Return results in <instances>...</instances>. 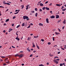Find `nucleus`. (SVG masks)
Returning a JSON list of instances; mask_svg holds the SVG:
<instances>
[{"label": "nucleus", "instance_id": "nucleus-28", "mask_svg": "<svg viewBox=\"0 0 66 66\" xmlns=\"http://www.w3.org/2000/svg\"><path fill=\"white\" fill-rule=\"evenodd\" d=\"M65 10H66V9H63L62 10V11H65Z\"/></svg>", "mask_w": 66, "mask_h": 66}, {"label": "nucleus", "instance_id": "nucleus-46", "mask_svg": "<svg viewBox=\"0 0 66 66\" xmlns=\"http://www.w3.org/2000/svg\"><path fill=\"white\" fill-rule=\"evenodd\" d=\"M1 57H2V58H5V56H1Z\"/></svg>", "mask_w": 66, "mask_h": 66}, {"label": "nucleus", "instance_id": "nucleus-47", "mask_svg": "<svg viewBox=\"0 0 66 66\" xmlns=\"http://www.w3.org/2000/svg\"><path fill=\"white\" fill-rule=\"evenodd\" d=\"M41 41L42 42H44V39H41Z\"/></svg>", "mask_w": 66, "mask_h": 66}, {"label": "nucleus", "instance_id": "nucleus-12", "mask_svg": "<svg viewBox=\"0 0 66 66\" xmlns=\"http://www.w3.org/2000/svg\"><path fill=\"white\" fill-rule=\"evenodd\" d=\"M32 45L33 47H35V44H34L33 42L32 43Z\"/></svg>", "mask_w": 66, "mask_h": 66}, {"label": "nucleus", "instance_id": "nucleus-44", "mask_svg": "<svg viewBox=\"0 0 66 66\" xmlns=\"http://www.w3.org/2000/svg\"><path fill=\"white\" fill-rule=\"evenodd\" d=\"M14 24H12V27H14Z\"/></svg>", "mask_w": 66, "mask_h": 66}, {"label": "nucleus", "instance_id": "nucleus-8", "mask_svg": "<svg viewBox=\"0 0 66 66\" xmlns=\"http://www.w3.org/2000/svg\"><path fill=\"white\" fill-rule=\"evenodd\" d=\"M60 17V16L59 15H56V18L57 19L58 18H59Z\"/></svg>", "mask_w": 66, "mask_h": 66}, {"label": "nucleus", "instance_id": "nucleus-16", "mask_svg": "<svg viewBox=\"0 0 66 66\" xmlns=\"http://www.w3.org/2000/svg\"><path fill=\"white\" fill-rule=\"evenodd\" d=\"M39 26H43V24L42 23H39Z\"/></svg>", "mask_w": 66, "mask_h": 66}, {"label": "nucleus", "instance_id": "nucleus-40", "mask_svg": "<svg viewBox=\"0 0 66 66\" xmlns=\"http://www.w3.org/2000/svg\"><path fill=\"white\" fill-rule=\"evenodd\" d=\"M31 12L32 13H34V11H31Z\"/></svg>", "mask_w": 66, "mask_h": 66}, {"label": "nucleus", "instance_id": "nucleus-57", "mask_svg": "<svg viewBox=\"0 0 66 66\" xmlns=\"http://www.w3.org/2000/svg\"><path fill=\"white\" fill-rule=\"evenodd\" d=\"M9 11V9H7L5 11V12H7V11Z\"/></svg>", "mask_w": 66, "mask_h": 66}, {"label": "nucleus", "instance_id": "nucleus-31", "mask_svg": "<svg viewBox=\"0 0 66 66\" xmlns=\"http://www.w3.org/2000/svg\"><path fill=\"white\" fill-rule=\"evenodd\" d=\"M35 10L36 11H37V8H35Z\"/></svg>", "mask_w": 66, "mask_h": 66}, {"label": "nucleus", "instance_id": "nucleus-3", "mask_svg": "<svg viewBox=\"0 0 66 66\" xmlns=\"http://www.w3.org/2000/svg\"><path fill=\"white\" fill-rule=\"evenodd\" d=\"M23 54H21L20 55H19V57L20 58H21V57H23Z\"/></svg>", "mask_w": 66, "mask_h": 66}, {"label": "nucleus", "instance_id": "nucleus-34", "mask_svg": "<svg viewBox=\"0 0 66 66\" xmlns=\"http://www.w3.org/2000/svg\"><path fill=\"white\" fill-rule=\"evenodd\" d=\"M60 66H63V64L62 63H60Z\"/></svg>", "mask_w": 66, "mask_h": 66}, {"label": "nucleus", "instance_id": "nucleus-26", "mask_svg": "<svg viewBox=\"0 0 66 66\" xmlns=\"http://www.w3.org/2000/svg\"><path fill=\"white\" fill-rule=\"evenodd\" d=\"M6 4H7V5H10V4L9 3H5Z\"/></svg>", "mask_w": 66, "mask_h": 66}, {"label": "nucleus", "instance_id": "nucleus-18", "mask_svg": "<svg viewBox=\"0 0 66 66\" xmlns=\"http://www.w3.org/2000/svg\"><path fill=\"white\" fill-rule=\"evenodd\" d=\"M22 27H24V23H23L22 24Z\"/></svg>", "mask_w": 66, "mask_h": 66}, {"label": "nucleus", "instance_id": "nucleus-14", "mask_svg": "<svg viewBox=\"0 0 66 66\" xmlns=\"http://www.w3.org/2000/svg\"><path fill=\"white\" fill-rule=\"evenodd\" d=\"M36 46H37V48L38 49H39V46H38L37 45V43L36 44Z\"/></svg>", "mask_w": 66, "mask_h": 66}, {"label": "nucleus", "instance_id": "nucleus-11", "mask_svg": "<svg viewBox=\"0 0 66 66\" xmlns=\"http://www.w3.org/2000/svg\"><path fill=\"white\" fill-rule=\"evenodd\" d=\"M39 4L41 6H43L44 5V4L42 3H40Z\"/></svg>", "mask_w": 66, "mask_h": 66}, {"label": "nucleus", "instance_id": "nucleus-58", "mask_svg": "<svg viewBox=\"0 0 66 66\" xmlns=\"http://www.w3.org/2000/svg\"><path fill=\"white\" fill-rule=\"evenodd\" d=\"M50 13H51V14H52V11H50Z\"/></svg>", "mask_w": 66, "mask_h": 66}, {"label": "nucleus", "instance_id": "nucleus-15", "mask_svg": "<svg viewBox=\"0 0 66 66\" xmlns=\"http://www.w3.org/2000/svg\"><path fill=\"white\" fill-rule=\"evenodd\" d=\"M55 33L56 35H59V34H60L59 32H55Z\"/></svg>", "mask_w": 66, "mask_h": 66}, {"label": "nucleus", "instance_id": "nucleus-32", "mask_svg": "<svg viewBox=\"0 0 66 66\" xmlns=\"http://www.w3.org/2000/svg\"><path fill=\"white\" fill-rule=\"evenodd\" d=\"M18 13H19V12H16L15 13H14V14H18Z\"/></svg>", "mask_w": 66, "mask_h": 66}, {"label": "nucleus", "instance_id": "nucleus-39", "mask_svg": "<svg viewBox=\"0 0 66 66\" xmlns=\"http://www.w3.org/2000/svg\"><path fill=\"white\" fill-rule=\"evenodd\" d=\"M39 11L40 12H42V10L41 9H40L39 10Z\"/></svg>", "mask_w": 66, "mask_h": 66}, {"label": "nucleus", "instance_id": "nucleus-21", "mask_svg": "<svg viewBox=\"0 0 66 66\" xmlns=\"http://www.w3.org/2000/svg\"><path fill=\"white\" fill-rule=\"evenodd\" d=\"M45 9L46 10H49V8L47 7H46Z\"/></svg>", "mask_w": 66, "mask_h": 66}, {"label": "nucleus", "instance_id": "nucleus-10", "mask_svg": "<svg viewBox=\"0 0 66 66\" xmlns=\"http://www.w3.org/2000/svg\"><path fill=\"white\" fill-rule=\"evenodd\" d=\"M29 5H28L27 6H26V9L27 10H28V7H29Z\"/></svg>", "mask_w": 66, "mask_h": 66}, {"label": "nucleus", "instance_id": "nucleus-2", "mask_svg": "<svg viewBox=\"0 0 66 66\" xmlns=\"http://www.w3.org/2000/svg\"><path fill=\"white\" fill-rule=\"evenodd\" d=\"M54 63H55L56 64H57L59 63V62H58V61H56V60H54Z\"/></svg>", "mask_w": 66, "mask_h": 66}, {"label": "nucleus", "instance_id": "nucleus-50", "mask_svg": "<svg viewBox=\"0 0 66 66\" xmlns=\"http://www.w3.org/2000/svg\"><path fill=\"white\" fill-rule=\"evenodd\" d=\"M12 47L13 48H15V47L13 46H12Z\"/></svg>", "mask_w": 66, "mask_h": 66}, {"label": "nucleus", "instance_id": "nucleus-62", "mask_svg": "<svg viewBox=\"0 0 66 66\" xmlns=\"http://www.w3.org/2000/svg\"><path fill=\"white\" fill-rule=\"evenodd\" d=\"M47 65H48L49 64V63L47 62Z\"/></svg>", "mask_w": 66, "mask_h": 66}, {"label": "nucleus", "instance_id": "nucleus-53", "mask_svg": "<svg viewBox=\"0 0 66 66\" xmlns=\"http://www.w3.org/2000/svg\"><path fill=\"white\" fill-rule=\"evenodd\" d=\"M32 54H31L30 56V57H32Z\"/></svg>", "mask_w": 66, "mask_h": 66}, {"label": "nucleus", "instance_id": "nucleus-55", "mask_svg": "<svg viewBox=\"0 0 66 66\" xmlns=\"http://www.w3.org/2000/svg\"><path fill=\"white\" fill-rule=\"evenodd\" d=\"M3 65H4V66H5V65H6V63H4L3 64Z\"/></svg>", "mask_w": 66, "mask_h": 66}, {"label": "nucleus", "instance_id": "nucleus-23", "mask_svg": "<svg viewBox=\"0 0 66 66\" xmlns=\"http://www.w3.org/2000/svg\"><path fill=\"white\" fill-rule=\"evenodd\" d=\"M50 56H53V55H52V54H50Z\"/></svg>", "mask_w": 66, "mask_h": 66}, {"label": "nucleus", "instance_id": "nucleus-30", "mask_svg": "<svg viewBox=\"0 0 66 66\" xmlns=\"http://www.w3.org/2000/svg\"><path fill=\"white\" fill-rule=\"evenodd\" d=\"M37 13H36V14H35V16L36 17H37Z\"/></svg>", "mask_w": 66, "mask_h": 66}, {"label": "nucleus", "instance_id": "nucleus-4", "mask_svg": "<svg viewBox=\"0 0 66 66\" xmlns=\"http://www.w3.org/2000/svg\"><path fill=\"white\" fill-rule=\"evenodd\" d=\"M46 22L47 23H49V19L48 18H47L46 19Z\"/></svg>", "mask_w": 66, "mask_h": 66}, {"label": "nucleus", "instance_id": "nucleus-6", "mask_svg": "<svg viewBox=\"0 0 66 66\" xmlns=\"http://www.w3.org/2000/svg\"><path fill=\"white\" fill-rule=\"evenodd\" d=\"M27 50L29 52H31V51L29 49V47L27 48Z\"/></svg>", "mask_w": 66, "mask_h": 66}, {"label": "nucleus", "instance_id": "nucleus-9", "mask_svg": "<svg viewBox=\"0 0 66 66\" xmlns=\"http://www.w3.org/2000/svg\"><path fill=\"white\" fill-rule=\"evenodd\" d=\"M14 55L15 57H17V56H19V54H17L16 55Z\"/></svg>", "mask_w": 66, "mask_h": 66}, {"label": "nucleus", "instance_id": "nucleus-54", "mask_svg": "<svg viewBox=\"0 0 66 66\" xmlns=\"http://www.w3.org/2000/svg\"><path fill=\"white\" fill-rule=\"evenodd\" d=\"M60 53H61V52H58L57 54H60Z\"/></svg>", "mask_w": 66, "mask_h": 66}, {"label": "nucleus", "instance_id": "nucleus-38", "mask_svg": "<svg viewBox=\"0 0 66 66\" xmlns=\"http://www.w3.org/2000/svg\"><path fill=\"white\" fill-rule=\"evenodd\" d=\"M0 7H2V8H4V7H3V6H0Z\"/></svg>", "mask_w": 66, "mask_h": 66}, {"label": "nucleus", "instance_id": "nucleus-42", "mask_svg": "<svg viewBox=\"0 0 66 66\" xmlns=\"http://www.w3.org/2000/svg\"><path fill=\"white\" fill-rule=\"evenodd\" d=\"M3 32L4 33H5V30H4L3 31Z\"/></svg>", "mask_w": 66, "mask_h": 66}, {"label": "nucleus", "instance_id": "nucleus-27", "mask_svg": "<svg viewBox=\"0 0 66 66\" xmlns=\"http://www.w3.org/2000/svg\"><path fill=\"white\" fill-rule=\"evenodd\" d=\"M62 65H64V66H65L66 65H65V63H63L62 64Z\"/></svg>", "mask_w": 66, "mask_h": 66}, {"label": "nucleus", "instance_id": "nucleus-1", "mask_svg": "<svg viewBox=\"0 0 66 66\" xmlns=\"http://www.w3.org/2000/svg\"><path fill=\"white\" fill-rule=\"evenodd\" d=\"M23 19H26V20H29V17L26 16H23Z\"/></svg>", "mask_w": 66, "mask_h": 66}, {"label": "nucleus", "instance_id": "nucleus-59", "mask_svg": "<svg viewBox=\"0 0 66 66\" xmlns=\"http://www.w3.org/2000/svg\"><path fill=\"white\" fill-rule=\"evenodd\" d=\"M30 25L31 26H33V24L32 23H30Z\"/></svg>", "mask_w": 66, "mask_h": 66}, {"label": "nucleus", "instance_id": "nucleus-64", "mask_svg": "<svg viewBox=\"0 0 66 66\" xmlns=\"http://www.w3.org/2000/svg\"><path fill=\"white\" fill-rule=\"evenodd\" d=\"M42 64H40L39 65V66H42Z\"/></svg>", "mask_w": 66, "mask_h": 66}, {"label": "nucleus", "instance_id": "nucleus-49", "mask_svg": "<svg viewBox=\"0 0 66 66\" xmlns=\"http://www.w3.org/2000/svg\"><path fill=\"white\" fill-rule=\"evenodd\" d=\"M23 51H20V53H23Z\"/></svg>", "mask_w": 66, "mask_h": 66}, {"label": "nucleus", "instance_id": "nucleus-33", "mask_svg": "<svg viewBox=\"0 0 66 66\" xmlns=\"http://www.w3.org/2000/svg\"><path fill=\"white\" fill-rule=\"evenodd\" d=\"M5 1H4L3 2V3H4V4H6V3L5 2Z\"/></svg>", "mask_w": 66, "mask_h": 66}, {"label": "nucleus", "instance_id": "nucleus-22", "mask_svg": "<svg viewBox=\"0 0 66 66\" xmlns=\"http://www.w3.org/2000/svg\"><path fill=\"white\" fill-rule=\"evenodd\" d=\"M18 32H18V31H17V32H16V35H17L18 36V34H17V33H18Z\"/></svg>", "mask_w": 66, "mask_h": 66}, {"label": "nucleus", "instance_id": "nucleus-7", "mask_svg": "<svg viewBox=\"0 0 66 66\" xmlns=\"http://www.w3.org/2000/svg\"><path fill=\"white\" fill-rule=\"evenodd\" d=\"M50 18H55V16L54 15L51 16H50Z\"/></svg>", "mask_w": 66, "mask_h": 66}, {"label": "nucleus", "instance_id": "nucleus-43", "mask_svg": "<svg viewBox=\"0 0 66 66\" xmlns=\"http://www.w3.org/2000/svg\"><path fill=\"white\" fill-rule=\"evenodd\" d=\"M15 18H16V16H14L13 17V19H15Z\"/></svg>", "mask_w": 66, "mask_h": 66}, {"label": "nucleus", "instance_id": "nucleus-35", "mask_svg": "<svg viewBox=\"0 0 66 66\" xmlns=\"http://www.w3.org/2000/svg\"><path fill=\"white\" fill-rule=\"evenodd\" d=\"M30 27H31V26L30 25H29L27 28H30Z\"/></svg>", "mask_w": 66, "mask_h": 66}, {"label": "nucleus", "instance_id": "nucleus-51", "mask_svg": "<svg viewBox=\"0 0 66 66\" xmlns=\"http://www.w3.org/2000/svg\"><path fill=\"white\" fill-rule=\"evenodd\" d=\"M64 7V6H62V7L61 8V9H63Z\"/></svg>", "mask_w": 66, "mask_h": 66}, {"label": "nucleus", "instance_id": "nucleus-24", "mask_svg": "<svg viewBox=\"0 0 66 66\" xmlns=\"http://www.w3.org/2000/svg\"><path fill=\"white\" fill-rule=\"evenodd\" d=\"M30 39H31V38L28 37V40H30Z\"/></svg>", "mask_w": 66, "mask_h": 66}, {"label": "nucleus", "instance_id": "nucleus-41", "mask_svg": "<svg viewBox=\"0 0 66 66\" xmlns=\"http://www.w3.org/2000/svg\"><path fill=\"white\" fill-rule=\"evenodd\" d=\"M50 6H51L52 5V3H51L49 5Z\"/></svg>", "mask_w": 66, "mask_h": 66}, {"label": "nucleus", "instance_id": "nucleus-61", "mask_svg": "<svg viewBox=\"0 0 66 66\" xmlns=\"http://www.w3.org/2000/svg\"><path fill=\"white\" fill-rule=\"evenodd\" d=\"M6 24L4 23V26H6Z\"/></svg>", "mask_w": 66, "mask_h": 66}, {"label": "nucleus", "instance_id": "nucleus-63", "mask_svg": "<svg viewBox=\"0 0 66 66\" xmlns=\"http://www.w3.org/2000/svg\"><path fill=\"white\" fill-rule=\"evenodd\" d=\"M18 11V10H15V12H16Z\"/></svg>", "mask_w": 66, "mask_h": 66}, {"label": "nucleus", "instance_id": "nucleus-60", "mask_svg": "<svg viewBox=\"0 0 66 66\" xmlns=\"http://www.w3.org/2000/svg\"><path fill=\"white\" fill-rule=\"evenodd\" d=\"M48 3V2L47 1L46 2H45V3L46 4V3Z\"/></svg>", "mask_w": 66, "mask_h": 66}, {"label": "nucleus", "instance_id": "nucleus-48", "mask_svg": "<svg viewBox=\"0 0 66 66\" xmlns=\"http://www.w3.org/2000/svg\"><path fill=\"white\" fill-rule=\"evenodd\" d=\"M56 58H58V57L56 56L54 57V59H55Z\"/></svg>", "mask_w": 66, "mask_h": 66}, {"label": "nucleus", "instance_id": "nucleus-25", "mask_svg": "<svg viewBox=\"0 0 66 66\" xmlns=\"http://www.w3.org/2000/svg\"><path fill=\"white\" fill-rule=\"evenodd\" d=\"M19 27H20V25H19L16 26V28H19Z\"/></svg>", "mask_w": 66, "mask_h": 66}, {"label": "nucleus", "instance_id": "nucleus-36", "mask_svg": "<svg viewBox=\"0 0 66 66\" xmlns=\"http://www.w3.org/2000/svg\"><path fill=\"white\" fill-rule=\"evenodd\" d=\"M42 9L43 10H45V7H43L42 8Z\"/></svg>", "mask_w": 66, "mask_h": 66}, {"label": "nucleus", "instance_id": "nucleus-29", "mask_svg": "<svg viewBox=\"0 0 66 66\" xmlns=\"http://www.w3.org/2000/svg\"><path fill=\"white\" fill-rule=\"evenodd\" d=\"M9 30H10V31H13V29H11V28H10L9 29Z\"/></svg>", "mask_w": 66, "mask_h": 66}, {"label": "nucleus", "instance_id": "nucleus-56", "mask_svg": "<svg viewBox=\"0 0 66 66\" xmlns=\"http://www.w3.org/2000/svg\"><path fill=\"white\" fill-rule=\"evenodd\" d=\"M36 52V51H35V50L33 51V52L34 53H35V52Z\"/></svg>", "mask_w": 66, "mask_h": 66}, {"label": "nucleus", "instance_id": "nucleus-5", "mask_svg": "<svg viewBox=\"0 0 66 66\" xmlns=\"http://www.w3.org/2000/svg\"><path fill=\"white\" fill-rule=\"evenodd\" d=\"M16 39V40H18V41H19L20 40V39L18 37H16L15 38Z\"/></svg>", "mask_w": 66, "mask_h": 66}, {"label": "nucleus", "instance_id": "nucleus-45", "mask_svg": "<svg viewBox=\"0 0 66 66\" xmlns=\"http://www.w3.org/2000/svg\"><path fill=\"white\" fill-rule=\"evenodd\" d=\"M58 29L59 32H61V30H60V29L58 28Z\"/></svg>", "mask_w": 66, "mask_h": 66}, {"label": "nucleus", "instance_id": "nucleus-52", "mask_svg": "<svg viewBox=\"0 0 66 66\" xmlns=\"http://www.w3.org/2000/svg\"><path fill=\"white\" fill-rule=\"evenodd\" d=\"M53 40L54 41V37H53Z\"/></svg>", "mask_w": 66, "mask_h": 66}, {"label": "nucleus", "instance_id": "nucleus-19", "mask_svg": "<svg viewBox=\"0 0 66 66\" xmlns=\"http://www.w3.org/2000/svg\"><path fill=\"white\" fill-rule=\"evenodd\" d=\"M22 6L21 7V9H23L24 7V6L23 5H22V6Z\"/></svg>", "mask_w": 66, "mask_h": 66}, {"label": "nucleus", "instance_id": "nucleus-20", "mask_svg": "<svg viewBox=\"0 0 66 66\" xmlns=\"http://www.w3.org/2000/svg\"><path fill=\"white\" fill-rule=\"evenodd\" d=\"M9 21V19H7L6 20L5 22H7Z\"/></svg>", "mask_w": 66, "mask_h": 66}, {"label": "nucleus", "instance_id": "nucleus-37", "mask_svg": "<svg viewBox=\"0 0 66 66\" xmlns=\"http://www.w3.org/2000/svg\"><path fill=\"white\" fill-rule=\"evenodd\" d=\"M51 44V43L48 42V45H50Z\"/></svg>", "mask_w": 66, "mask_h": 66}, {"label": "nucleus", "instance_id": "nucleus-17", "mask_svg": "<svg viewBox=\"0 0 66 66\" xmlns=\"http://www.w3.org/2000/svg\"><path fill=\"white\" fill-rule=\"evenodd\" d=\"M56 5L58 6H61V5L60 4H56Z\"/></svg>", "mask_w": 66, "mask_h": 66}, {"label": "nucleus", "instance_id": "nucleus-13", "mask_svg": "<svg viewBox=\"0 0 66 66\" xmlns=\"http://www.w3.org/2000/svg\"><path fill=\"white\" fill-rule=\"evenodd\" d=\"M64 24H65L66 23V20L64 19V21L63 22Z\"/></svg>", "mask_w": 66, "mask_h": 66}]
</instances>
